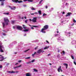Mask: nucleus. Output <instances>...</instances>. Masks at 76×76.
I'll list each match as a JSON object with an SVG mask.
<instances>
[{
  "label": "nucleus",
  "mask_w": 76,
  "mask_h": 76,
  "mask_svg": "<svg viewBox=\"0 0 76 76\" xmlns=\"http://www.w3.org/2000/svg\"><path fill=\"white\" fill-rule=\"evenodd\" d=\"M4 22L2 23V25L3 28H4L5 27V26L8 25L9 23V20L8 18L5 17L4 18Z\"/></svg>",
  "instance_id": "f257e3e1"
},
{
  "label": "nucleus",
  "mask_w": 76,
  "mask_h": 76,
  "mask_svg": "<svg viewBox=\"0 0 76 76\" xmlns=\"http://www.w3.org/2000/svg\"><path fill=\"white\" fill-rule=\"evenodd\" d=\"M2 45V43L0 42V52L1 53H4V47L3 46L1 45Z\"/></svg>",
  "instance_id": "f03ea898"
},
{
  "label": "nucleus",
  "mask_w": 76,
  "mask_h": 76,
  "mask_svg": "<svg viewBox=\"0 0 76 76\" xmlns=\"http://www.w3.org/2000/svg\"><path fill=\"white\" fill-rule=\"evenodd\" d=\"M44 28H43L42 29L41 31L43 33H45V31H45V30L47 29L48 28V26L47 25H45L44 26Z\"/></svg>",
  "instance_id": "7ed1b4c3"
},
{
  "label": "nucleus",
  "mask_w": 76,
  "mask_h": 76,
  "mask_svg": "<svg viewBox=\"0 0 76 76\" xmlns=\"http://www.w3.org/2000/svg\"><path fill=\"white\" fill-rule=\"evenodd\" d=\"M12 1H13V2H14L15 3H22V1H19L18 0H12Z\"/></svg>",
  "instance_id": "20e7f679"
},
{
  "label": "nucleus",
  "mask_w": 76,
  "mask_h": 76,
  "mask_svg": "<svg viewBox=\"0 0 76 76\" xmlns=\"http://www.w3.org/2000/svg\"><path fill=\"white\" fill-rule=\"evenodd\" d=\"M17 29H18V30H20L21 31V30H22V27L21 26H16Z\"/></svg>",
  "instance_id": "39448f33"
},
{
  "label": "nucleus",
  "mask_w": 76,
  "mask_h": 76,
  "mask_svg": "<svg viewBox=\"0 0 76 76\" xmlns=\"http://www.w3.org/2000/svg\"><path fill=\"white\" fill-rule=\"evenodd\" d=\"M7 73H18L19 72V71H17L16 72L15 71H12V72L11 71H7Z\"/></svg>",
  "instance_id": "423d86ee"
},
{
  "label": "nucleus",
  "mask_w": 76,
  "mask_h": 76,
  "mask_svg": "<svg viewBox=\"0 0 76 76\" xmlns=\"http://www.w3.org/2000/svg\"><path fill=\"white\" fill-rule=\"evenodd\" d=\"M61 66H60L59 67H58V71L59 72H60V71L62 72H63V70L61 69Z\"/></svg>",
  "instance_id": "0eeeda50"
},
{
  "label": "nucleus",
  "mask_w": 76,
  "mask_h": 76,
  "mask_svg": "<svg viewBox=\"0 0 76 76\" xmlns=\"http://www.w3.org/2000/svg\"><path fill=\"white\" fill-rule=\"evenodd\" d=\"M37 17H34L33 19L32 20L33 22H37Z\"/></svg>",
  "instance_id": "6e6552de"
},
{
  "label": "nucleus",
  "mask_w": 76,
  "mask_h": 76,
  "mask_svg": "<svg viewBox=\"0 0 76 76\" xmlns=\"http://www.w3.org/2000/svg\"><path fill=\"white\" fill-rule=\"evenodd\" d=\"M72 15V13L69 12L66 14V17H67V16H70V15Z\"/></svg>",
  "instance_id": "1a4fd4ad"
},
{
  "label": "nucleus",
  "mask_w": 76,
  "mask_h": 76,
  "mask_svg": "<svg viewBox=\"0 0 76 76\" xmlns=\"http://www.w3.org/2000/svg\"><path fill=\"white\" fill-rule=\"evenodd\" d=\"M63 64L64 66H65L66 69H67V68L68 67V64H67L64 63Z\"/></svg>",
  "instance_id": "9d476101"
},
{
  "label": "nucleus",
  "mask_w": 76,
  "mask_h": 76,
  "mask_svg": "<svg viewBox=\"0 0 76 76\" xmlns=\"http://www.w3.org/2000/svg\"><path fill=\"white\" fill-rule=\"evenodd\" d=\"M0 59H1V60H0V61H3V60H4V57H3V56H1V57H0Z\"/></svg>",
  "instance_id": "9b49d317"
},
{
  "label": "nucleus",
  "mask_w": 76,
  "mask_h": 76,
  "mask_svg": "<svg viewBox=\"0 0 76 76\" xmlns=\"http://www.w3.org/2000/svg\"><path fill=\"white\" fill-rule=\"evenodd\" d=\"M41 52H42V50H41V49H39L37 51V53H40Z\"/></svg>",
  "instance_id": "f8f14e48"
},
{
  "label": "nucleus",
  "mask_w": 76,
  "mask_h": 76,
  "mask_svg": "<svg viewBox=\"0 0 76 76\" xmlns=\"http://www.w3.org/2000/svg\"><path fill=\"white\" fill-rule=\"evenodd\" d=\"M9 7L10 8L11 10H15V9H16V8L15 7L13 8L11 7L10 6H9Z\"/></svg>",
  "instance_id": "ddd939ff"
},
{
  "label": "nucleus",
  "mask_w": 76,
  "mask_h": 76,
  "mask_svg": "<svg viewBox=\"0 0 76 76\" xmlns=\"http://www.w3.org/2000/svg\"><path fill=\"white\" fill-rule=\"evenodd\" d=\"M30 1V2H32L33 1L32 0H23V1Z\"/></svg>",
  "instance_id": "4468645a"
},
{
  "label": "nucleus",
  "mask_w": 76,
  "mask_h": 76,
  "mask_svg": "<svg viewBox=\"0 0 76 76\" xmlns=\"http://www.w3.org/2000/svg\"><path fill=\"white\" fill-rule=\"evenodd\" d=\"M29 31V29H26L23 30V31L24 32H28Z\"/></svg>",
  "instance_id": "2eb2a0df"
},
{
  "label": "nucleus",
  "mask_w": 76,
  "mask_h": 76,
  "mask_svg": "<svg viewBox=\"0 0 76 76\" xmlns=\"http://www.w3.org/2000/svg\"><path fill=\"white\" fill-rule=\"evenodd\" d=\"M38 13H39L40 15H41V10H39L38 11Z\"/></svg>",
  "instance_id": "dca6fc26"
},
{
  "label": "nucleus",
  "mask_w": 76,
  "mask_h": 76,
  "mask_svg": "<svg viewBox=\"0 0 76 76\" xmlns=\"http://www.w3.org/2000/svg\"><path fill=\"white\" fill-rule=\"evenodd\" d=\"M3 14L4 15H9V12L4 13Z\"/></svg>",
  "instance_id": "f3484780"
},
{
  "label": "nucleus",
  "mask_w": 76,
  "mask_h": 76,
  "mask_svg": "<svg viewBox=\"0 0 76 76\" xmlns=\"http://www.w3.org/2000/svg\"><path fill=\"white\" fill-rule=\"evenodd\" d=\"M26 76H31L30 73H26Z\"/></svg>",
  "instance_id": "a211bd4d"
},
{
  "label": "nucleus",
  "mask_w": 76,
  "mask_h": 76,
  "mask_svg": "<svg viewBox=\"0 0 76 76\" xmlns=\"http://www.w3.org/2000/svg\"><path fill=\"white\" fill-rule=\"evenodd\" d=\"M21 66H22V65H19L18 66L15 67L14 68V69H16V68H18V67H21Z\"/></svg>",
  "instance_id": "6ab92c4d"
},
{
  "label": "nucleus",
  "mask_w": 76,
  "mask_h": 76,
  "mask_svg": "<svg viewBox=\"0 0 76 76\" xmlns=\"http://www.w3.org/2000/svg\"><path fill=\"white\" fill-rule=\"evenodd\" d=\"M35 61V59H33L31 61H29V63H33V62H34Z\"/></svg>",
  "instance_id": "aec40b11"
},
{
  "label": "nucleus",
  "mask_w": 76,
  "mask_h": 76,
  "mask_svg": "<svg viewBox=\"0 0 76 76\" xmlns=\"http://www.w3.org/2000/svg\"><path fill=\"white\" fill-rule=\"evenodd\" d=\"M37 54V52H34V54H32V56L34 57V55H35V54Z\"/></svg>",
  "instance_id": "412c9836"
},
{
  "label": "nucleus",
  "mask_w": 76,
  "mask_h": 76,
  "mask_svg": "<svg viewBox=\"0 0 76 76\" xmlns=\"http://www.w3.org/2000/svg\"><path fill=\"white\" fill-rule=\"evenodd\" d=\"M23 28L24 29H26V27L24 25H23Z\"/></svg>",
  "instance_id": "4be33fe9"
},
{
  "label": "nucleus",
  "mask_w": 76,
  "mask_h": 76,
  "mask_svg": "<svg viewBox=\"0 0 76 76\" xmlns=\"http://www.w3.org/2000/svg\"><path fill=\"white\" fill-rule=\"evenodd\" d=\"M48 48H49V46L45 47L44 48V50H47V49H48Z\"/></svg>",
  "instance_id": "5701e85b"
},
{
  "label": "nucleus",
  "mask_w": 76,
  "mask_h": 76,
  "mask_svg": "<svg viewBox=\"0 0 76 76\" xmlns=\"http://www.w3.org/2000/svg\"><path fill=\"white\" fill-rule=\"evenodd\" d=\"M31 10H36V9H35L34 8V7H31Z\"/></svg>",
  "instance_id": "b1692460"
},
{
  "label": "nucleus",
  "mask_w": 76,
  "mask_h": 76,
  "mask_svg": "<svg viewBox=\"0 0 76 76\" xmlns=\"http://www.w3.org/2000/svg\"><path fill=\"white\" fill-rule=\"evenodd\" d=\"M33 70L34 72H38V70L36 69H34Z\"/></svg>",
  "instance_id": "393cba45"
},
{
  "label": "nucleus",
  "mask_w": 76,
  "mask_h": 76,
  "mask_svg": "<svg viewBox=\"0 0 76 76\" xmlns=\"http://www.w3.org/2000/svg\"><path fill=\"white\" fill-rule=\"evenodd\" d=\"M1 5H2V6H3V5H4V2H3V1H2L1 2Z\"/></svg>",
  "instance_id": "a878e982"
},
{
  "label": "nucleus",
  "mask_w": 76,
  "mask_h": 76,
  "mask_svg": "<svg viewBox=\"0 0 76 76\" xmlns=\"http://www.w3.org/2000/svg\"><path fill=\"white\" fill-rule=\"evenodd\" d=\"M47 15V14L43 13V16H46Z\"/></svg>",
  "instance_id": "bb28decb"
},
{
  "label": "nucleus",
  "mask_w": 76,
  "mask_h": 76,
  "mask_svg": "<svg viewBox=\"0 0 76 76\" xmlns=\"http://www.w3.org/2000/svg\"><path fill=\"white\" fill-rule=\"evenodd\" d=\"M28 50H29V49H28V50H24V53H26V52H27V51H28Z\"/></svg>",
  "instance_id": "cd10ccee"
},
{
  "label": "nucleus",
  "mask_w": 76,
  "mask_h": 76,
  "mask_svg": "<svg viewBox=\"0 0 76 76\" xmlns=\"http://www.w3.org/2000/svg\"><path fill=\"white\" fill-rule=\"evenodd\" d=\"M34 13L35 15H38V13L37 12H35Z\"/></svg>",
  "instance_id": "c85d7f7f"
},
{
  "label": "nucleus",
  "mask_w": 76,
  "mask_h": 76,
  "mask_svg": "<svg viewBox=\"0 0 76 76\" xmlns=\"http://www.w3.org/2000/svg\"><path fill=\"white\" fill-rule=\"evenodd\" d=\"M73 22H74V23H76V20H75V19H74L73 20Z\"/></svg>",
  "instance_id": "c756f323"
},
{
  "label": "nucleus",
  "mask_w": 76,
  "mask_h": 76,
  "mask_svg": "<svg viewBox=\"0 0 76 76\" xmlns=\"http://www.w3.org/2000/svg\"><path fill=\"white\" fill-rule=\"evenodd\" d=\"M42 1H43V0H41V1H40L39 2V4H41V2H42Z\"/></svg>",
  "instance_id": "7c9ffc66"
},
{
  "label": "nucleus",
  "mask_w": 76,
  "mask_h": 76,
  "mask_svg": "<svg viewBox=\"0 0 76 76\" xmlns=\"http://www.w3.org/2000/svg\"><path fill=\"white\" fill-rule=\"evenodd\" d=\"M2 34L3 35H4V36H6V34L4 33H3Z\"/></svg>",
  "instance_id": "2f4dec72"
},
{
  "label": "nucleus",
  "mask_w": 76,
  "mask_h": 76,
  "mask_svg": "<svg viewBox=\"0 0 76 76\" xmlns=\"http://www.w3.org/2000/svg\"><path fill=\"white\" fill-rule=\"evenodd\" d=\"M38 48V46L37 47L34 48V49H35V50H37V49Z\"/></svg>",
  "instance_id": "473e14b6"
},
{
  "label": "nucleus",
  "mask_w": 76,
  "mask_h": 76,
  "mask_svg": "<svg viewBox=\"0 0 76 76\" xmlns=\"http://www.w3.org/2000/svg\"><path fill=\"white\" fill-rule=\"evenodd\" d=\"M31 58V57H28L26 58H26V59H29V58Z\"/></svg>",
  "instance_id": "72a5a7b5"
},
{
  "label": "nucleus",
  "mask_w": 76,
  "mask_h": 76,
  "mask_svg": "<svg viewBox=\"0 0 76 76\" xmlns=\"http://www.w3.org/2000/svg\"><path fill=\"white\" fill-rule=\"evenodd\" d=\"M16 28V26H14L13 27V29H15V28Z\"/></svg>",
  "instance_id": "f704fd0d"
},
{
  "label": "nucleus",
  "mask_w": 76,
  "mask_h": 76,
  "mask_svg": "<svg viewBox=\"0 0 76 76\" xmlns=\"http://www.w3.org/2000/svg\"><path fill=\"white\" fill-rule=\"evenodd\" d=\"M28 22V20H26L25 21V23H27V22Z\"/></svg>",
  "instance_id": "c9c22d12"
},
{
  "label": "nucleus",
  "mask_w": 76,
  "mask_h": 76,
  "mask_svg": "<svg viewBox=\"0 0 76 76\" xmlns=\"http://www.w3.org/2000/svg\"><path fill=\"white\" fill-rule=\"evenodd\" d=\"M32 26L33 27H35V28H37V27H38V26Z\"/></svg>",
  "instance_id": "e433bc0d"
},
{
  "label": "nucleus",
  "mask_w": 76,
  "mask_h": 76,
  "mask_svg": "<svg viewBox=\"0 0 76 76\" xmlns=\"http://www.w3.org/2000/svg\"><path fill=\"white\" fill-rule=\"evenodd\" d=\"M71 58H72V59H74V57H73V56H71Z\"/></svg>",
  "instance_id": "4c0bfd02"
},
{
  "label": "nucleus",
  "mask_w": 76,
  "mask_h": 76,
  "mask_svg": "<svg viewBox=\"0 0 76 76\" xmlns=\"http://www.w3.org/2000/svg\"><path fill=\"white\" fill-rule=\"evenodd\" d=\"M62 52L63 53V54H65V52L64 51H63Z\"/></svg>",
  "instance_id": "58836bf2"
},
{
  "label": "nucleus",
  "mask_w": 76,
  "mask_h": 76,
  "mask_svg": "<svg viewBox=\"0 0 76 76\" xmlns=\"http://www.w3.org/2000/svg\"><path fill=\"white\" fill-rule=\"evenodd\" d=\"M15 23V21H12V23Z\"/></svg>",
  "instance_id": "ea45409f"
},
{
  "label": "nucleus",
  "mask_w": 76,
  "mask_h": 76,
  "mask_svg": "<svg viewBox=\"0 0 76 76\" xmlns=\"http://www.w3.org/2000/svg\"><path fill=\"white\" fill-rule=\"evenodd\" d=\"M18 61V62H19V63H20V62H22V61L20 60L19 61Z\"/></svg>",
  "instance_id": "a19ab883"
},
{
  "label": "nucleus",
  "mask_w": 76,
  "mask_h": 76,
  "mask_svg": "<svg viewBox=\"0 0 76 76\" xmlns=\"http://www.w3.org/2000/svg\"><path fill=\"white\" fill-rule=\"evenodd\" d=\"M34 13H31V15H34Z\"/></svg>",
  "instance_id": "79ce46f5"
},
{
  "label": "nucleus",
  "mask_w": 76,
  "mask_h": 76,
  "mask_svg": "<svg viewBox=\"0 0 76 76\" xmlns=\"http://www.w3.org/2000/svg\"><path fill=\"white\" fill-rule=\"evenodd\" d=\"M2 67H3V66H2V65H0V68L1 69V68H2Z\"/></svg>",
  "instance_id": "37998d69"
},
{
  "label": "nucleus",
  "mask_w": 76,
  "mask_h": 76,
  "mask_svg": "<svg viewBox=\"0 0 76 76\" xmlns=\"http://www.w3.org/2000/svg\"><path fill=\"white\" fill-rule=\"evenodd\" d=\"M45 8L46 9H47L48 8V7L47 6H45Z\"/></svg>",
  "instance_id": "c03bdc74"
},
{
  "label": "nucleus",
  "mask_w": 76,
  "mask_h": 76,
  "mask_svg": "<svg viewBox=\"0 0 76 76\" xmlns=\"http://www.w3.org/2000/svg\"><path fill=\"white\" fill-rule=\"evenodd\" d=\"M46 42H47V43H48V44H49V42H48V41L46 40Z\"/></svg>",
  "instance_id": "a18cd8bd"
},
{
  "label": "nucleus",
  "mask_w": 76,
  "mask_h": 76,
  "mask_svg": "<svg viewBox=\"0 0 76 76\" xmlns=\"http://www.w3.org/2000/svg\"><path fill=\"white\" fill-rule=\"evenodd\" d=\"M74 63L75 65H76V63L75 61H74Z\"/></svg>",
  "instance_id": "49530a36"
},
{
  "label": "nucleus",
  "mask_w": 76,
  "mask_h": 76,
  "mask_svg": "<svg viewBox=\"0 0 76 76\" xmlns=\"http://www.w3.org/2000/svg\"><path fill=\"white\" fill-rule=\"evenodd\" d=\"M26 64H29V63H29V61L28 62H26Z\"/></svg>",
  "instance_id": "de8ad7c7"
},
{
  "label": "nucleus",
  "mask_w": 76,
  "mask_h": 76,
  "mask_svg": "<svg viewBox=\"0 0 76 76\" xmlns=\"http://www.w3.org/2000/svg\"><path fill=\"white\" fill-rule=\"evenodd\" d=\"M65 13V12H62L63 15H64V14Z\"/></svg>",
  "instance_id": "09e8293b"
},
{
  "label": "nucleus",
  "mask_w": 76,
  "mask_h": 76,
  "mask_svg": "<svg viewBox=\"0 0 76 76\" xmlns=\"http://www.w3.org/2000/svg\"><path fill=\"white\" fill-rule=\"evenodd\" d=\"M23 6L24 7H26V5H23Z\"/></svg>",
  "instance_id": "8fccbe9b"
},
{
  "label": "nucleus",
  "mask_w": 76,
  "mask_h": 76,
  "mask_svg": "<svg viewBox=\"0 0 76 76\" xmlns=\"http://www.w3.org/2000/svg\"><path fill=\"white\" fill-rule=\"evenodd\" d=\"M66 5H68V4H68V3H66Z\"/></svg>",
  "instance_id": "3c124183"
},
{
  "label": "nucleus",
  "mask_w": 76,
  "mask_h": 76,
  "mask_svg": "<svg viewBox=\"0 0 76 76\" xmlns=\"http://www.w3.org/2000/svg\"><path fill=\"white\" fill-rule=\"evenodd\" d=\"M21 19H24V18H23V17H22L21 18Z\"/></svg>",
  "instance_id": "603ef678"
},
{
  "label": "nucleus",
  "mask_w": 76,
  "mask_h": 76,
  "mask_svg": "<svg viewBox=\"0 0 76 76\" xmlns=\"http://www.w3.org/2000/svg\"><path fill=\"white\" fill-rule=\"evenodd\" d=\"M31 29H34V27H31Z\"/></svg>",
  "instance_id": "864d4df0"
},
{
  "label": "nucleus",
  "mask_w": 76,
  "mask_h": 76,
  "mask_svg": "<svg viewBox=\"0 0 76 76\" xmlns=\"http://www.w3.org/2000/svg\"><path fill=\"white\" fill-rule=\"evenodd\" d=\"M50 54H48V56H50Z\"/></svg>",
  "instance_id": "5fc2aeb1"
},
{
  "label": "nucleus",
  "mask_w": 76,
  "mask_h": 76,
  "mask_svg": "<svg viewBox=\"0 0 76 76\" xmlns=\"http://www.w3.org/2000/svg\"><path fill=\"white\" fill-rule=\"evenodd\" d=\"M29 20L30 21V22H31V19H29Z\"/></svg>",
  "instance_id": "6e6d98bb"
},
{
  "label": "nucleus",
  "mask_w": 76,
  "mask_h": 76,
  "mask_svg": "<svg viewBox=\"0 0 76 76\" xmlns=\"http://www.w3.org/2000/svg\"><path fill=\"white\" fill-rule=\"evenodd\" d=\"M18 64V63H16V64H15V65H17V64Z\"/></svg>",
  "instance_id": "4d7b16f0"
},
{
  "label": "nucleus",
  "mask_w": 76,
  "mask_h": 76,
  "mask_svg": "<svg viewBox=\"0 0 76 76\" xmlns=\"http://www.w3.org/2000/svg\"><path fill=\"white\" fill-rule=\"evenodd\" d=\"M5 1V0H2V1Z\"/></svg>",
  "instance_id": "13d9d810"
},
{
  "label": "nucleus",
  "mask_w": 76,
  "mask_h": 76,
  "mask_svg": "<svg viewBox=\"0 0 76 76\" xmlns=\"http://www.w3.org/2000/svg\"><path fill=\"white\" fill-rule=\"evenodd\" d=\"M72 26H73V25H74V23H73L72 25H71Z\"/></svg>",
  "instance_id": "bf43d9fd"
},
{
  "label": "nucleus",
  "mask_w": 76,
  "mask_h": 76,
  "mask_svg": "<svg viewBox=\"0 0 76 76\" xmlns=\"http://www.w3.org/2000/svg\"><path fill=\"white\" fill-rule=\"evenodd\" d=\"M24 18L25 19H26V17H24Z\"/></svg>",
  "instance_id": "052dcab7"
},
{
  "label": "nucleus",
  "mask_w": 76,
  "mask_h": 76,
  "mask_svg": "<svg viewBox=\"0 0 76 76\" xmlns=\"http://www.w3.org/2000/svg\"><path fill=\"white\" fill-rule=\"evenodd\" d=\"M49 64H50V66H51L52 65L50 63Z\"/></svg>",
  "instance_id": "680f3d73"
},
{
  "label": "nucleus",
  "mask_w": 76,
  "mask_h": 76,
  "mask_svg": "<svg viewBox=\"0 0 76 76\" xmlns=\"http://www.w3.org/2000/svg\"><path fill=\"white\" fill-rule=\"evenodd\" d=\"M29 25L30 26H31V27H32V26H31V25L29 24Z\"/></svg>",
  "instance_id": "e2e57ef3"
},
{
  "label": "nucleus",
  "mask_w": 76,
  "mask_h": 76,
  "mask_svg": "<svg viewBox=\"0 0 76 76\" xmlns=\"http://www.w3.org/2000/svg\"><path fill=\"white\" fill-rule=\"evenodd\" d=\"M57 33H58V32H58V31H57Z\"/></svg>",
  "instance_id": "0e129e2a"
},
{
  "label": "nucleus",
  "mask_w": 76,
  "mask_h": 76,
  "mask_svg": "<svg viewBox=\"0 0 76 76\" xmlns=\"http://www.w3.org/2000/svg\"><path fill=\"white\" fill-rule=\"evenodd\" d=\"M26 34H25V35H24V36H26Z\"/></svg>",
  "instance_id": "69168bd1"
},
{
  "label": "nucleus",
  "mask_w": 76,
  "mask_h": 76,
  "mask_svg": "<svg viewBox=\"0 0 76 76\" xmlns=\"http://www.w3.org/2000/svg\"><path fill=\"white\" fill-rule=\"evenodd\" d=\"M68 34H71V33H70V32L68 33Z\"/></svg>",
  "instance_id": "338daca9"
},
{
  "label": "nucleus",
  "mask_w": 76,
  "mask_h": 76,
  "mask_svg": "<svg viewBox=\"0 0 76 76\" xmlns=\"http://www.w3.org/2000/svg\"><path fill=\"white\" fill-rule=\"evenodd\" d=\"M15 53V54H17V53L16 52L15 53Z\"/></svg>",
  "instance_id": "774afa93"
}]
</instances>
